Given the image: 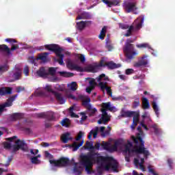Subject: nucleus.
Here are the masks:
<instances>
[{
	"instance_id": "nucleus-1",
	"label": "nucleus",
	"mask_w": 175,
	"mask_h": 175,
	"mask_svg": "<svg viewBox=\"0 0 175 175\" xmlns=\"http://www.w3.org/2000/svg\"><path fill=\"white\" fill-rule=\"evenodd\" d=\"M86 146L88 150H91L87 154L81 155V164L84 166L85 172L88 174H91L92 170L91 167L94 166V163L98 165L100 168L109 171L110 168L113 172L118 173V162L114 160V158L109 156H101L100 153L94 152L92 142H86Z\"/></svg>"
},
{
	"instance_id": "nucleus-2",
	"label": "nucleus",
	"mask_w": 175,
	"mask_h": 175,
	"mask_svg": "<svg viewBox=\"0 0 175 175\" xmlns=\"http://www.w3.org/2000/svg\"><path fill=\"white\" fill-rule=\"evenodd\" d=\"M124 147V152H129V154H143L144 158H148L150 155V152L147 148L144 147V145H142L139 142L135 144L133 146L132 142L127 141V144H125L124 139H118L114 142V144L112 146V150L113 151H117L118 147ZM131 147H133V149H131Z\"/></svg>"
},
{
	"instance_id": "nucleus-3",
	"label": "nucleus",
	"mask_w": 175,
	"mask_h": 175,
	"mask_svg": "<svg viewBox=\"0 0 175 175\" xmlns=\"http://www.w3.org/2000/svg\"><path fill=\"white\" fill-rule=\"evenodd\" d=\"M96 80L98 82V87H100L103 94H106V90L107 94H108L111 98H113V91L111 90V88L110 86H107V82H103L109 81V77H107L105 74H101L96 78Z\"/></svg>"
},
{
	"instance_id": "nucleus-4",
	"label": "nucleus",
	"mask_w": 175,
	"mask_h": 175,
	"mask_svg": "<svg viewBox=\"0 0 175 175\" xmlns=\"http://www.w3.org/2000/svg\"><path fill=\"white\" fill-rule=\"evenodd\" d=\"M115 109V107H111V103H103L101 109V118L98 121V124H100L109 122V121H110V116H109V114H107V110H109V111H113V110H114Z\"/></svg>"
},
{
	"instance_id": "nucleus-5",
	"label": "nucleus",
	"mask_w": 175,
	"mask_h": 175,
	"mask_svg": "<svg viewBox=\"0 0 175 175\" xmlns=\"http://www.w3.org/2000/svg\"><path fill=\"white\" fill-rule=\"evenodd\" d=\"M45 48L47 50H49V51H53L55 53L57 57H59V59H57V62L59 64V65H65V63H64V57H65V55L62 54V51H64L62 48L55 44H46L45 45Z\"/></svg>"
},
{
	"instance_id": "nucleus-6",
	"label": "nucleus",
	"mask_w": 175,
	"mask_h": 175,
	"mask_svg": "<svg viewBox=\"0 0 175 175\" xmlns=\"http://www.w3.org/2000/svg\"><path fill=\"white\" fill-rule=\"evenodd\" d=\"M79 99H81V100H82V105L84 106V107H85V109H87L90 117H94V116H95V114H96V113L98 112V110L96 109V108L92 107V105L90 104V102H91V98H85V96H84L83 95H79Z\"/></svg>"
},
{
	"instance_id": "nucleus-7",
	"label": "nucleus",
	"mask_w": 175,
	"mask_h": 175,
	"mask_svg": "<svg viewBox=\"0 0 175 175\" xmlns=\"http://www.w3.org/2000/svg\"><path fill=\"white\" fill-rule=\"evenodd\" d=\"M49 162L51 165H53L56 167H66V166H69L75 162V159H72L70 161V160L66 157H61L58 160H50Z\"/></svg>"
},
{
	"instance_id": "nucleus-8",
	"label": "nucleus",
	"mask_w": 175,
	"mask_h": 175,
	"mask_svg": "<svg viewBox=\"0 0 175 175\" xmlns=\"http://www.w3.org/2000/svg\"><path fill=\"white\" fill-rule=\"evenodd\" d=\"M131 43H133V40L131 39L127 40V43L124 48V52L125 53L128 59H133V58L137 55V53L133 51V44Z\"/></svg>"
},
{
	"instance_id": "nucleus-9",
	"label": "nucleus",
	"mask_w": 175,
	"mask_h": 175,
	"mask_svg": "<svg viewBox=\"0 0 175 175\" xmlns=\"http://www.w3.org/2000/svg\"><path fill=\"white\" fill-rule=\"evenodd\" d=\"M123 8L126 13H133L134 14H139L137 12V2L136 1H126L123 3Z\"/></svg>"
},
{
	"instance_id": "nucleus-10",
	"label": "nucleus",
	"mask_w": 175,
	"mask_h": 175,
	"mask_svg": "<svg viewBox=\"0 0 175 175\" xmlns=\"http://www.w3.org/2000/svg\"><path fill=\"white\" fill-rule=\"evenodd\" d=\"M137 131H138V133H137L136 137L131 136V139L135 144H139V143L142 144V146H144V141L143 140V137H144V133L143 130H142V127L138 126L137 128Z\"/></svg>"
},
{
	"instance_id": "nucleus-11",
	"label": "nucleus",
	"mask_w": 175,
	"mask_h": 175,
	"mask_svg": "<svg viewBox=\"0 0 175 175\" xmlns=\"http://www.w3.org/2000/svg\"><path fill=\"white\" fill-rule=\"evenodd\" d=\"M36 117L37 118H45L47 121H54V120H55V113L53 111L37 113Z\"/></svg>"
},
{
	"instance_id": "nucleus-12",
	"label": "nucleus",
	"mask_w": 175,
	"mask_h": 175,
	"mask_svg": "<svg viewBox=\"0 0 175 175\" xmlns=\"http://www.w3.org/2000/svg\"><path fill=\"white\" fill-rule=\"evenodd\" d=\"M12 152H17L18 150H22V151H26L25 142L21 141V139H17L15 142V144L13 145Z\"/></svg>"
},
{
	"instance_id": "nucleus-13",
	"label": "nucleus",
	"mask_w": 175,
	"mask_h": 175,
	"mask_svg": "<svg viewBox=\"0 0 175 175\" xmlns=\"http://www.w3.org/2000/svg\"><path fill=\"white\" fill-rule=\"evenodd\" d=\"M66 66L70 70H76L77 72H84L85 70L83 67L75 64L72 60H68L66 62Z\"/></svg>"
},
{
	"instance_id": "nucleus-14",
	"label": "nucleus",
	"mask_w": 175,
	"mask_h": 175,
	"mask_svg": "<svg viewBox=\"0 0 175 175\" xmlns=\"http://www.w3.org/2000/svg\"><path fill=\"white\" fill-rule=\"evenodd\" d=\"M55 73H57V70L54 67H51L48 70V74L51 76H53L52 78H51L50 81H52L53 83H55L58 80V77H55Z\"/></svg>"
},
{
	"instance_id": "nucleus-15",
	"label": "nucleus",
	"mask_w": 175,
	"mask_h": 175,
	"mask_svg": "<svg viewBox=\"0 0 175 175\" xmlns=\"http://www.w3.org/2000/svg\"><path fill=\"white\" fill-rule=\"evenodd\" d=\"M135 113V111H125V109H122L120 111L121 117L123 118H128L131 117H133V114Z\"/></svg>"
},
{
	"instance_id": "nucleus-16",
	"label": "nucleus",
	"mask_w": 175,
	"mask_h": 175,
	"mask_svg": "<svg viewBox=\"0 0 175 175\" xmlns=\"http://www.w3.org/2000/svg\"><path fill=\"white\" fill-rule=\"evenodd\" d=\"M133 124L131 125V129H135L137 126V122H139V117H140V113L139 112L135 111V113L133 116Z\"/></svg>"
},
{
	"instance_id": "nucleus-17",
	"label": "nucleus",
	"mask_w": 175,
	"mask_h": 175,
	"mask_svg": "<svg viewBox=\"0 0 175 175\" xmlns=\"http://www.w3.org/2000/svg\"><path fill=\"white\" fill-rule=\"evenodd\" d=\"M146 57H147V56L142 57L141 60H139L137 62H135L134 64V67L135 68H141V66H146V65H147V64H148V62L147 61V59H144Z\"/></svg>"
},
{
	"instance_id": "nucleus-18",
	"label": "nucleus",
	"mask_w": 175,
	"mask_h": 175,
	"mask_svg": "<svg viewBox=\"0 0 175 175\" xmlns=\"http://www.w3.org/2000/svg\"><path fill=\"white\" fill-rule=\"evenodd\" d=\"M103 3L108 6V8H112L113 6H117L120 3V0H101Z\"/></svg>"
},
{
	"instance_id": "nucleus-19",
	"label": "nucleus",
	"mask_w": 175,
	"mask_h": 175,
	"mask_svg": "<svg viewBox=\"0 0 175 175\" xmlns=\"http://www.w3.org/2000/svg\"><path fill=\"white\" fill-rule=\"evenodd\" d=\"M36 75H38L39 77H43L44 79L49 77V72H47L44 67H41L38 70H37Z\"/></svg>"
},
{
	"instance_id": "nucleus-20",
	"label": "nucleus",
	"mask_w": 175,
	"mask_h": 175,
	"mask_svg": "<svg viewBox=\"0 0 175 175\" xmlns=\"http://www.w3.org/2000/svg\"><path fill=\"white\" fill-rule=\"evenodd\" d=\"M72 163L75 164L74 168H73V172L75 175H81V172L83 170V166L79 165L77 163L72 162Z\"/></svg>"
},
{
	"instance_id": "nucleus-21",
	"label": "nucleus",
	"mask_w": 175,
	"mask_h": 175,
	"mask_svg": "<svg viewBox=\"0 0 175 175\" xmlns=\"http://www.w3.org/2000/svg\"><path fill=\"white\" fill-rule=\"evenodd\" d=\"M12 94V88L5 87L0 88V96H5L6 95H10Z\"/></svg>"
},
{
	"instance_id": "nucleus-22",
	"label": "nucleus",
	"mask_w": 175,
	"mask_h": 175,
	"mask_svg": "<svg viewBox=\"0 0 175 175\" xmlns=\"http://www.w3.org/2000/svg\"><path fill=\"white\" fill-rule=\"evenodd\" d=\"M91 14L84 12L77 16V20H91Z\"/></svg>"
},
{
	"instance_id": "nucleus-23",
	"label": "nucleus",
	"mask_w": 175,
	"mask_h": 175,
	"mask_svg": "<svg viewBox=\"0 0 175 175\" xmlns=\"http://www.w3.org/2000/svg\"><path fill=\"white\" fill-rule=\"evenodd\" d=\"M98 132H99V127L96 126L94 129L92 130L89 133L88 135V139H89V140H91V139H92V135H93L94 139H96V136H98Z\"/></svg>"
},
{
	"instance_id": "nucleus-24",
	"label": "nucleus",
	"mask_w": 175,
	"mask_h": 175,
	"mask_svg": "<svg viewBox=\"0 0 175 175\" xmlns=\"http://www.w3.org/2000/svg\"><path fill=\"white\" fill-rule=\"evenodd\" d=\"M24 118V114L21 113H14L10 116L11 121H17V120H23Z\"/></svg>"
},
{
	"instance_id": "nucleus-25",
	"label": "nucleus",
	"mask_w": 175,
	"mask_h": 175,
	"mask_svg": "<svg viewBox=\"0 0 175 175\" xmlns=\"http://www.w3.org/2000/svg\"><path fill=\"white\" fill-rule=\"evenodd\" d=\"M0 51L1 53H5V55H10L12 54L10 48L6 44H0Z\"/></svg>"
},
{
	"instance_id": "nucleus-26",
	"label": "nucleus",
	"mask_w": 175,
	"mask_h": 175,
	"mask_svg": "<svg viewBox=\"0 0 175 175\" xmlns=\"http://www.w3.org/2000/svg\"><path fill=\"white\" fill-rule=\"evenodd\" d=\"M61 140L62 143L66 144L69 140H72V137H70V133H66L63 134L61 137Z\"/></svg>"
},
{
	"instance_id": "nucleus-27",
	"label": "nucleus",
	"mask_w": 175,
	"mask_h": 175,
	"mask_svg": "<svg viewBox=\"0 0 175 175\" xmlns=\"http://www.w3.org/2000/svg\"><path fill=\"white\" fill-rule=\"evenodd\" d=\"M105 66H107L108 69H117V68H121V64H117L113 62H109L105 63Z\"/></svg>"
},
{
	"instance_id": "nucleus-28",
	"label": "nucleus",
	"mask_w": 175,
	"mask_h": 175,
	"mask_svg": "<svg viewBox=\"0 0 175 175\" xmlns=\"http://www.w3.org/2000/svg\"><path fill=\"white\" fill-rule=\"evenodd\" d=\"M53 95L60 105H64V103H65V98L62 96V94L56 92Z\"/></svg>"
},
{
	"instance_id": "nucleus-29",
	"label": "nucleus",
	"mask_w": 175,
	"mask_h": 175,
	"mask_svg": "<svg viewBox=\"0 0 175 175\" xmlns=\"http://www.w3.org/2000/svg\"><path fill=\"white\" fill-rule=\"evenodd\" d=\"M136 21H139L135 26L136 29H140L143 25V23H144V16L141 15L139 18H137Z\"/></svg>"
},
{
	"instance_id": "nucleus-30",
	"label": "nucleus",
	"mask_w": 175,
	"mask_h": 175,
	"mask_svg": "<svg viewBox=\"0 0 175 175\" xmlns=\"http://www.w3.org/2000/svg\"><path fill=\"white\" fill-rule=\"evenodd\" d=\"M49 55V53L44 52L42 53H40L38 56V61H42V62H47V57Z\"/></svg>"
},
{
	"instance_id": "nucleus-31",
	"label": "nucleus",
	"mask_w": 175,
	"mask_h": 175,
	"mask_svg": "<svg viewBox=\"0 0 175 175\" xmlns=\"http://www.w3.org/2000/svg\"><path fill=\"white\" fill-rule=\"evenodd\" d=\"M142 109L144 110L150 109V101L146 97H142Z\"/></svg>"
},
{
	"instance_id": "nucleus-32",
	"label": "nucleus",
	"mask_w": 175,
	"mask_h": 175,
	"mask_svg": "<svg viewBox=\"0 0 175 175\" xmlns=\"http://www.w3.org/2000/svg\"><path fill=\"white\" fill-rule=\"evenodd\" d=\"M84 143V142L81 141L80 143H77L76 142H74L72 143V145H70V147H72V151H77L79 148H80V147H81V146H83V144Z\"/></svg>"
},
{
	"instance_id": "nucleus-33",
	"label": "nucleus",
	"mask_w": 175,
	"mask_h": 175,
	"mask_svg": "<svg viewBox=\"0 0 175 175\" xmlns=\"http://www.w3.org/2000/svg\"><path fill=\"white\" fill-rule=\"evenodd\" d=\"M107 31V27H106V26H104L100 32V34L98 36V38L100 39V40H103L106 36V32Z\"/></svg>"
},
{
	"instance_id": "nucleus-34",
	"label": "nucleus",
	"mask_w": 175,
	"mask_h": 175,
	"mask_svg": "<svg viewBox=\"0 0 175 175\" xmlns=\"http://www.w3.org/2000/svg\"><path fill=\"white\" fill-rule=\"evenodd\" d=\"M98 69V66L96 65H89L86 67L85 70L86 72H92V73H95Z\"/></svg>"
},
{
	"instance_id": "nucleus-35",
	"label": "nucleus",
	"mask_w": 175,
	"mask_h": 175,
	"mask_svg": "<svg viewBox=\"0 0 175 175\" xmlns=\"http://www.w3.org/2000/svg\"><path fill=\"white\" fill-rule=\"evenodd\" d=\"M62 126H65V128H69L70 126V120L69 118H64L60 122Z\"/></svg>"
},
{
	"instance_id": "nucleus-36",
	"label": "nucleus",
	"mask_w": 175,
	"mask_h": 175,
	"mask_svg": "<svg viewBox=\"0 0 175 175\" xmlns=\"http://www.w3.org/2000/svg\"><path fill=\"white\" fill-rule=\"evenodd\" d=\"M135 30V27L133 25L129 26L128 30L126 33L124 34L126 38H129V36H132V32Z\"/></svg>"
},
{
	"instance_id": "nucleus-37",
	"label": "nucleus",
	"mask_w": 175,
	"mask_h": 175,
	"mask_svg": "<svg viewBox=\"0 0 175 175\" xmlns=\"http://www.w3.org/2000/svg\"><path fill=\"white\" fill-rule=\"evenodd\" d=\"M9 70V66L8 64H5L4 65L0 66V76L5 72H8Z\"/></svg>"
},
{
	"instance_id": "nucleus-38",
	"label": "nucleus",
	"mask_w": 175,
	"mask_h": 175,
	"mask_svg": "<svg viewBox=\"0 0 175 175\" xmlns=\"http://www.w3.org/2000/svg\"><path fill=\"white\" fill-rule=\"evenodd\" d=\"M152 107H153V110L155 112V114L157 116V117H159V109L158 108V105H157L156 102H153L152 103Z\"/></svg>"
},
{
	"instance_id": "nucleus-39",
	"label": "nucleus",
	"mask_w": 175,
	"mask_h": 175,
	"mask_svg": "<svg viewBox=\"0 0 175 175\" xmlns=\"http://www.w3.org/2000/svg\"><path fill=\"white\" fill-rule=\"evenodd\" d=\"M59 74L63 77H73L75 76V74L72 72H59Z\"/></svg>"
},
{
	"instance_id": "nucleus-40",
	"label": "nucleus",
	"mask_w": 175,
	"mask_h": 175,
	"mask_svg": "<svg viewBox=\"0 0 175 175\" xmlns=\"http://www.w3.org/2000/svg\"><path fill=\"white\" fill-rule=\"evenodd\" d=\"M12 105L13 103L8 99L7 102H5L3 105H0V106L1 107V109L3 110V111H5V107H10V106H12Z\"/></svg>"
},
{
	"instance_id": "nucleus-41",
	"label": "nucleus",
	"mask_w": 175,
	"mask_h": 175,
	"mask_svg": "<svg viewBox=\"0 0 175 175\" xmlns=\"http://www.w3.org/2000/svg\"><path fill=\"white\" fill-rule=\"evenodd\" d=\"M139 106H140V98H136L133 103L132 107L133 109H136V107H139Z\"/></svg>"
},
{
	"instance_id": "nucleus-42",
	"label": "nucleus",
	"mask_w": 175,
	"mask_h": 175,
	"mask_svg": "<svg viewBox=\"0 0 175 175\" xmlns=\"http://www.w3.org/2000/svg\"><path fill=\"white\" fill-rule=\"evenodd\" d=\"M77 26L79 31H83V29L85 27V23L82 21L81 22L77 23Z\"/></svg>"
},
{
	"instance_id": "nucleus-43",
	"label": "nucleus",
	"mask_w": 175,
	"mask_h": 175,
	"mask_svg": "<svg viewBox=\"0 0 175 175\" xmlns=\"http://www.w3.org/2000/svg\"><path fill=\"white\" fill-rule=\"evenodd\" d=\"M134 164L137 167H139V165H144V158L141 159V162H139V159H134Z\"/></svg>"
},
{
	"instance_id": "nucleus-44",
	"label": "nucleus",
	"mask_w": 175,
	"mask_h": 175,
	"mask_svg": "<svg viewBox=\"0 0 175 175\" xmlns=\"http://www.w3.org/2000/svg\"><path fill=\"white\" fill-rule=\"evenodd\" d=\"M28 60L29 62L33 65H36V61H38V57H35L33 56L29 57Z\"/></svg>"
},
{
	"instance_id": "nucleus-45",
	"label": "nucleus",
	"mask_w": 175,
	"mask_h": 175,
	"mask_svg": "<svg viewBox=\"0 0 175 175\" xmlns=\"http://www.w3.org/2000/svg\"><path fill=\"white\" fill-rule=\"evenodd\" d=\"M103 147L104 150H107V151H114V150H113V146H110L107 143H104Z\"/></svg>"
},
{
	"instance_id": "nucleus-46",
	"label": "nucleus",
	"mask_w": 175,
	"mask_h": 175,
	"mask_svg": "<svg viewBox=\"0 0 175 175\" xmlns=\"http://www.w3.org/2000/svg\"><path fill=\"white\" fill-rule=\"evenodd\" d=\"M151 128L154 129V135H159V133L161 132V129L158 128V125L157 124H152L151 126Z\"/></svg>"
},
{
	"instance_id": "nucleus-47",
	"label": "nucleus",
	"mask_w": 175,
	"mask_h": 175,
	"mask_svg": "<svg viewBox=\"0 0 175 175\" xmlns=\"http://www.w3.org/2000/svg\"><path fill=\"white\" fill-rule=\"evenodd\" d=\"M137 47L138 49H150V44L148 43L139 44H137Z\"/></svg>"
},
{
	"instance_id": "nucleus-48",
	"label": "nucleus",
	"mask_w": 175,
	"mask_h": 175,
	"mask_svg": "<svg viewBox=\"0 0 175 175\" xmlns=\"http://www.w3.org/2000/svg\"><path fill=\"white\" fill-rule=\"evenodd\" d=\"M71 91H76L77 90V83L73 81L70 84Z\"/></svg>"
},
{
	"instance_id": "nucleus-49",
	"label": "nucleus",
	"mask_w": 175,
	"mask_h": 175,
	"mask_svg": "<svg viewBox=\"0 0 175 175\" xmlns=\"http://www.w3.org/2000/svg\"><path fill=\"white\" fill-rule=\"evenodd\" d=\"M44 90L47 91L48 92H51V94L53 95L56 92L55 91L53 90V89H51V85H46L44 88Z\"/></svg>"
},
{
	"instance_id": "nucleus-50",
	"label": "nucleus",
	"mask_w": 175,
	"mask_h": 175,
	"mask_svg": "<svg viewBox=\"0 0 175 175\" xmlns=\"http://www.w3.org/2000/svg\"><path fill=\"white\" fill-rule=\"evenodd\" d=\"M81 114L82 115V117L81 118V120H79V123L81 124H82L83 122H84V121H85V120H87V118H88V116H85V113L84 112L81 113Z\"/></svg>"
},
{
	"instance_id": "nucleus-51",
	"label": "nucleus",
	"mask_w": 175,
	"mask_h": 175,
	"mask_svg": "<svg viewBox=\"0 0 175 175\" xmlns=\"http://www.w3.org/2000/svg\"><path fill=\"white\" fill-rule=\"evenodd\" d=\"M31 163H33L34 165H38L40 163V160H39L38 157H33L31 158Z\"/></svg>"
},
{
	"instance_id": "nucleus-52",
	"label": "nucleus",
	"mask_w": 175,
	"mask_h": 175,
	"mask_svg": "<svg viewBox=\"0 0 175 175\" xmlns=\"http://www.w3.org/2000/svg\"><path fill=\"white\" fill-rule=\"evenodd\" d=\"M3 147L5 150H10L12 148V144L9 142H4Z\"/></svg>"
},
{
	"instance_id": "nucleus-53",
	"label": "nucleus",
	"mask_w": 175,
	"mask_h": 175,
	"mask_svg": "<svg viewBox=\"0 0 175 175\" xmlns=\"http://www.w3.org/2000/svg\"><path fill=\"white\" fill-rule=\"evenodd\" d=\"M13 161V156H10L8 157V159L7 161V163L5 164H3V166H5V167H8L10 165V162Z\"/></svg>"
},
{
	"instance_id": "nucleus-54",
	"label": "nucleus",
	"mask_w": 175,
	"mask_h": 175,
	"mask_svg": "<svg viewBox=\"0 0 175 175\" xmlns=\"http://www.w3.org/2000/svg\"><path fill=\"white\" fill-rule=\"evenodd\" d=\"M148 170L150 173H152V174L153 175H158V174L155 172V171L154 170V168H152V166L151 165L148 166Z\"/></svg>"
},
{
	"instance_id": "nucleus-55",
	"label": "nucleus",
	"mask_w": 175,
	"mask_h": 175,
	"mask_svg": "<svg viewBox=\"0 0 175 175\" xmlns=\"http://www.w3.org/2000/svg\"><path fill=\"white\" fill-rule=\"evenodd\" d=\"M89 84L91 88H95V85H96V82H95V79H92L89 81Z\"/></svg>"
},
{
	"instance_id": "nucleus-56",
	"label": "nucleus",
	"mask_w": 175,
	"mask_h": 175,
	"mask_svg": "<svg viewBox=\"0 0 175 175\" xmlns=\"http://www.w3.org/2000/svg\"><path fill=\"white\" fill-rule=\"evenodd\" d=\"M21 76V72L20 71H18L14 74V77L15 80H18Z\"/></svg>"
},
{
	"instance_id": "nucleus-57",
	"label": "nucleus",
	"mask_w": 175,
	"mask_h": 175,
	"mask_svg": "<svg viewBox=\"0 0 175 175\" xmlns=\"http://www.w3.org/2000/svg\"><path fill=\"white\" fill-rule=\"evenodd\" d=\"M5 42H8V43H10L11 44H13L14 43H17V41L12 38H6Z\"/></svg>"
},
{
	"instance_id": "nucleus-58",
	"label": "nucleus",
	"mask_w": 175,
	"mask_h": 175,
	"mask_svg": "<svg viewBox=\"0 0 175 175\" xmlns=\"http://www.w3.org/2000/svg\"><path fill=\"white\" fill-rule=\"evenodd\" d=\"M23 73L25 75V76H28V75H29V67H28V66H25L23 70Z\"/></svg>"
},
{
	"instance_id": "nucleus-59",
	"label": "nucleus",
	"mask_w": 175,
	"mask_h": 175,
	"mask_svg": "<svg viewBox=\"0 0 175 175\" xmlns=\"http://www.w3.org/2000/svg\"><path fill=\"white\" fill-rule=\"evenodd\" d=\"M108 129H109V130L104 131L103 134H102L103 136H107L108 135H110V132L111 131V127L108 126Z\"/></svg>"
},
{
	"instance_id": "nucleus-60",
	"label": "nucleus",
	"mask_w": 175,
	"mask_h": 175,
	"mask_svg": "<svg viewBox=\"0 0 175 175\" xmlns=\"http://www.w3.org/2000/svg\"><path fill=\"white\" fill-rule=\"evenodd\" d=\"M18 44H12V47L11 49H10V51H14V50H17L18 49Z\"/></svg>"
},
{
	"instance_id": "nucleus-61",
	"label": "nucleus",
	"mask_w": 175,
	"mask_h": 175,
	"mask_svg": "<svg viewBox=\"0 0 175 175\" xmlns=\"http://www.w3.org/2000/svg\"><path fill=\"white\" fill-rule=\"evenodd\" d=\"M119 27L122 29H128L129 28V25L125 24H120Z\"/></svg>"
},
{
	"instance_id": "nucleus-62",
	"label": "nucleus",
	"mask_w": 175,
	"mask_h": 175,
	"mask_svg": "<svg viewBox=\"0 0 175 175\" xmlns=\"http://www.w3.org/2000/svg\"><path fill=\"white\" fill-rule=\"evenodd\" d=\"M81 137H83V131H79L77 137H76L77 142H79V140H81Z\"/></svg>"
},
{
	"instance_id": "nucleus-63",
	"label": "nucleus",
	"mask_w": 175,
	"mask_h": 175,
	"mask_svg": "<svg viewBox=\"0 0 175 175\" xmlns=\"http://www.w3.org/2000/svg\"><path fill=\"white\" fill-rule=\"evenodd\" d=\"M16 98H17V94H15V95H14V96H12L11 97H10V98H8V100H9L10 102H11V103H13L14 100H16Z\"/></svg>"
},
{
	"instance_id": "nucleus-64",
	"label": "nucleus",
	"mask_w": 175,
	"mask_h": 175,
	"mask_svg": "<svg viewBox=\"0 0 175 175\" xmlns=\"http://www.w3.org/2000/svg\"><path fill=\"white\" fill-rule=\"evenodd\" d=\"M134 70L132 68H128L126 70V75H132L133 73Z\"/></svg>"
}]
</instances>
